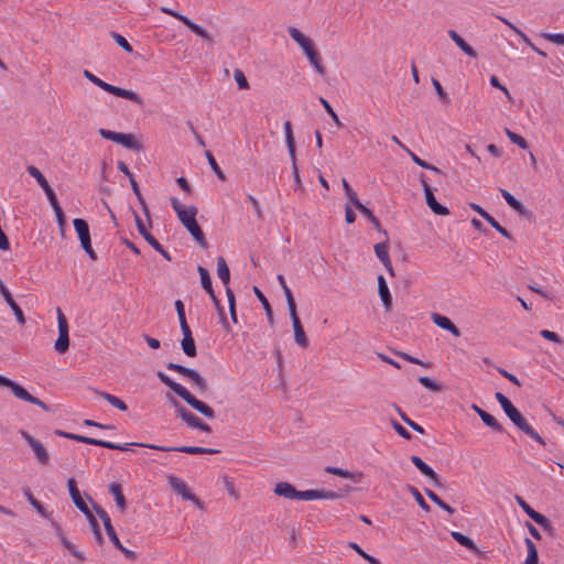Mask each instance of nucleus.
I'll use <instances>...</instances> for the list:
<instances>
[{"label":"nucleus","instance_id":"nucleus-29","mask_svg":"<svg viewBox=\"0 0 564 564\" xmlns=\"http://www.w3.org/2000/svg\"><path fill=\"white\" fill-rule=\"evenodd\" d=\"M274 494L288 499H296L297 490L293 485L281 481L275 485Z\"/></svg>","mask_w":564,"mask_h":564},{"label":"nucleus","instance_id":"nucleus-31","mask_svg":"<svg viewBox=\"0 0 564 564\" xmlns=\"http://www.w3.org/2000/svg\"><path fill=\"white\" fill-rule=\"evenodd\" d=\"M217 275L225 286L230 282V271L224 257L217 258Z\"/></svg>","mask_w":564,"mask_h":564},{"label":"nucleus","instance_id":"nucleus-41","mask_svg":"<svg viewBox=\"0 0 564 564\" xmlns=\"http://www.w3.org/2000/svg\"><path fill=\"white\" fill-rule=\"evenodd\" d=\"M525 545H527V550H528L525 564H538L539 556H538V550H536L535 544L530 539L527 538Z\"/></svg>","mask_w":564,"mask_h":564},{"label":"nucleus","instance_id":"nucleus-60","mask_svg":"<svg viewBox=\"0 0 564 564\" xmlns=\"http://www.w3.org/2000/svg\"><path fill=\"white\" fill-rule=\"evenodd\" d=\"M282 290L286 297L290 314L297 313L296 312V303H295V300H294L291 289L288 285H285V288H282Z\"/></svg>","mask_w":564,"mask_h":564},{"label":"nucleus","instance_id":"nucleus-6","mask_svg":"<svg viewBox=\"0 0 564 564\" xmlns=\"http://www.w3.org/2000/svg\"><path fill=\"white\" fill-rule=\"evenodd\" d=\"M84 76L89 82H91L93 84H95L96 86H98L99 88H101L102 90H105L111 95L128 99V100H130L134 104H138L140 106L143 105V99L133 90L124 89V88L108 84L87 69L84 70Z\"/></svg>","mask_w":564,"mask_h":564},{"label":"nucleus","instance_id":"nucleus-52","mask_svg":"<svg viewBox=\"0 0 564 564\" xmlns=\"http://www.w3.org/2000/svg\"><path fill=\"white\" fill-rule=\"evenodd\" d=\"M343 186H344L345 194H346L347 198L349 199V202L356 208H358V206H359L358 204H361V203L359 202L356 192L351 188V186L345 178L343 180Z\"/></svg>","mask_w":564,"mask_h":564},{"label":"nucleus","instance_id":"nucleus-8","mask_svg":"<svg viewBox=\"0 0 564 564\" xmlns=\"http://www.w3.org/2000/svg\"><path fill=\"white\" fill-rule=\"evenodd\" d=\"M58 338L54 348L58 354H65L69 348L68 322L61 308H57Z\"/></svg>","mask_w":564,"mask_h":564},{"label":"nucleus","instance_id":"nucleus-15","mask_svg":"<svg viewBox=\"0 0 564 564\" xmlns=\"http://www.w3.org/2000/svg\"><path fill=\"white\" fill-rule=\"evenodd\" d=\"M68 491L70 495V498L76 506V508L82 511L85 516H90V509L88 508L87 503L82 497V494L77 487V482L74 478H69L67 480Z\"/></svg>","mask_w":564,"mask_h":564},{"label":"nucleus","instance_id":"nucleus-28","mask_svg":"<svg viewBox=\"0 0 564 564\" xmlns=\"http://www.w3.org/2000/svg\"><path fill=\"white\" fill-rule=\"evenodd\" d=\"M432 321L434 324H436L438 327L443 329L449 330L453 335L458 336V327L446 316H443L438 313L432 314Z\"/></svg>","mask_w":564,"mask_h":564},{"label":"nucleus","instance_id":"nucleus-1","mask_svg":"<svg viewBox=\"0 0 564 564\" xmlns=\"http://www.w3.org/2000/svg\"><path fill=\"white\" fill-rule=\"evenodd\" d=\"M171 205L177 215V218L182 225L192 235L195 241L204 249L208 247V242L205 235L196 221V215L198 213L195 206L185 207L176 197L171 198Z\"/></svg>","mask_w":564,"mask_h":564},{"label":"nucleus","instance_id":"nucleus-63","mask_svg":"<svg viewBox=\"0 0 564 564\" xmlns=\"http://www.w3.org/2000/svg\"><path fill=\"white\" fill-rule=\"evenodd\" d=\"M541 36L549 42L555 43L557 45H564L563 33H541Z\"/></svg>","mask_w":564,"mask_h":564},{"label":"nucleus","instance_id":"nucleus-10","mask_svg":"<svg viewBox=\"0 0 564 564\" xmlns=\"http://www.w3.org/2000/svg\"><path fill=\"white\" fill-rule=\"evenodd\" d=\"M420 181H421L424 194H425L426 204L431 208V210L434 214H436V215H447V214H449L447 207L441 205L436 200V198L434 196V193H433V188L427 183V178H426L424 173H421Z\"/></svg>","mask_w":564,"mask_h":564},{"label":"nucleus","instance_id":"nucleus-40","mask_svg":"<svg viewBox=\"0 0 564 564\" xmlns=\"http://www.w3.org/2000/svg\"><path fill=\"white\" fill-rule=\"evenodd\" d=\"M373 249H375L376 256L378 257V259L381 262H389L390 256H389L388 241L376 243Z\"/></svg>","mask_w":564,"mask_h":564},{"label":"nucleus","instance_id":"nucleus-21","mask_svg":"<svg viewBox=\"0 0 564 564\" xmlns=\"http://www.w3.org/2000/svg\"><path fill=\"white\" fill-rule=\"evenodd\" d=\"M516 500L518 505L523 509V511L538 524L542 527H546L549 524V520L542 513L533 510L521 497L517 496Z\"/></svg>","mask_w":564,"mask_h":564},{"label":"nucleus","instance_id":"nucleus-30","mask_svg":"<svg viewBox=\"0 0 564 564\" xmlns=\"http://www.w3.org/2000/svg\"><path fill=\"white\" fill-rule=\"evenodd\" d=\"M100 443H101V445H99L100 447H105L108 449L122 451V452L129 451L131 446H140V447H147V448H149V446H156L155 444H147V443H124L123 445H120V444H116V443H112L109 441H102V440H100Z\"/></svg>","mask_w":564,"mask_h":564},{"label":"nucleus","instance_id":"nucleus-57","mask_svg":"<svg viewBox=\"0 0 564 564\" xmlns=\"http://www.w3.org/2000/svg\"><path fill=\"white\" fill-rule=\"evenodd\" d=\"M112 542V544L119 550L121 551L124 556L128 558V560H135L137 558V553L131 551V550H128L127 547H124L122 544H121V539H119L117 536V540H110Z\"/></svg>","mask_w":564,"mask_h":564},{"label":"nucleus","instance_id":"nucleus-51","mask_svg":"<svg viewBox=\"0 0 564 564\" xmlns=\"http://www.w3.org/2000/svg\"><path fill=\"white\" fill-rule=\"evenodd\" d=\"M197 271L200 276V283L205 291H209L213 288L212 279L208 270L202 265H198Z\"/></svg>","mask_w":564,"mask_h":564},{"label":"nucleus","instance_id":"nucleus-17","mask_svg":"<svg viewBox=\"0 0 564 564\" xmlns=\"http://www.w3.org/2000/svg\"><path fill=\"white\" fill-rule=\"evenodd\" d=\"M0 293L1 295L3 296L4 301L7 302V304L11 307V310L13 311L14 315H15V318L18 321V323L20 325H24L25 324V316H24V313L22 311V308L17 304V302L14 301L11 292L9 291V289L2 283V281L0 280Z\"/></svg>","mask_w":564,"mask_h":564},{"label":"nucleus","instance_id":"nucleus-37","mask_svg":"<svg viewBox=\"0 0 564 564\" xmlns=\"http://www.w3.org/2000/svg\"><path fill=\"white\" fill-rule=\"evenodd\" d=\"M480 419L481 421L488 426L490 427L491 430H494L495 432H498V433H502L503 432V427L502 425L496 420V417L494 415H491L490 413L488 412H481L480 413Z\"/></svg>","mask_w":564,"mask_h":564},{"label":"nucleus","instance_id":"nucleus-33","mask_svg":"<svg viewBox=\"0 0 564 564\" xmlns=\"http://www.w3.org/2000/svg\"><path fill=\"white\" fill-rule=\"evenodd\" d=\"M284 132H285V142H286V147H288L291 160H294L295 141H294V135H293V131H292V124L289 120L284 122Z\"/></svg>","mask_w":564,"mask_h":564},{"label":"nucleus","instance_id":"nucleus-34","mask_svg":"<svg viewBox=\"0 0 564 564\" xmlns=\"http://www.w3.org/2000/svg\"><path fill=\"white\" fill-rule=\"evenodd\" d=\"M117 143L123 145L127 149L135 151H139L141 148L140 144L137 142L134 135L131 133H120Z\"/></svg>","mask_w":564,"mask_h":564},{"label":"nucleus","instance_id":"nucleus-3","mask_svg":"<svg viewBox=\"0 0 564 564\" xmlns=\"http://www.w3.org/2000/svg\"><path fill=\"white\" fill-rule=\"evenodd\" d=\"M158 378L162 383L169 387L173 392H175L178 397H181L188 405H191L194 410L202 413L208 419L215 417V411L205 402L198 400L194 394H192L184 386L175 382L169 376H166L163 371H158Z\"/></svg>","mask_w":564,"mask_h":564},{"label":"nucleus","instance_id":"nucleus-26","mask_svg":"<svg viewBox=\"0 0 564 564\" xmlns=\"http://www.w3.org/2000/svg\"><path fill=\"white\" fill-rule=\"evenodd\" d=\"M460 546L466 547L477 560L488 558L487 552L480 550L470 538L464 534H460Z\"/></svg>","mask_w":564,"mask_h":564},{"label":"nucleus","instance_id":"nucleus-62","mask_svg":"<svg viewBox=\"0 0 564 564\" xmlns=\"http://www.w3.org/2000/svg\"><path fill=\"white\" fill-rule=\"evenodd\" d=\"M234 77H235V80H236L239 89H248L249 88V83H248L242 70L235 69Z\"/></svg>","mask_w":564,"mask_h":564},{"label":"nucleus","instance_id":"nucleus-4","mask_svg":"<svg viewBox=\"0 0 564 564\" xmlns=\"http://www.w3.org/2000/svg\"><path fill=\"white\" fill-rule=\"evenodd\" d=\"M158 378L162 383L169 387L173 392H175L178 397H181L188 405H191L194 410L202 413L208 419L215 417V411L205 402L198 400L194 394H192L184 386L175 382L169 376H166L163 371H158Z\"/></svg>","mask_w":564,"mask_h":564},{"label":"nucleus","instance_id":"nucleus-38","mask_svg":"<svg viewBox=\"0 0 564 564\" xmlns=\"http://www.w3.org/2000/svg\"><path fill=\"white\" fill-rule=\"evenodd\" d=\"M26 172L36 180L37 184L42 187V189L47 188L51 186L45 178V176L42 174V172L34 165L26 166Z\"/></svg>","mask_w":564,"mask_h":564},{"label":"nucleus","instance_id":"nucleus-45","mask_svg":"<svg viewBox=\"0 0 564 564\" xmlns=\"http://www.w3.org/2000/svg\"><path fill=\"white\" fill-rule=\"evenodd\" d=\"M129 180H130V183H131V187H132L134 194L137 195L141 206H142L143 213L145 214V216L148 218H150L149 207H148V205H147V203H145V200H144L141 192H140V188H139V185H138L137 181L134 180L133 175H130Z\"/></svg>","mask_w":564,"mask_h":564},{"label":"nucleus","instance_id":"nucleus-35","mask_svg":"<svg viewBox=\"0 0 564 564\" xmlns=\"http://www.w3.org/2000/svg\"><path fill=\"white\" fill-rule=\"evenodd\" d=\"M253 291H254V294L258 297V300L261 302L262 307L265 311L269 323L272 325L274 323L273 312H272V307H271L268 299L257 286L253 288Z\"/></svg>","mask_w":564,"mask_h":564},{"label":"nucleus","instance_id":"nucleus-9","mask_svg":"<svg viewBox=\"0 0 564 564\" xmlns=\"http://www.w3.org/2000/svg\"><path fill=\"white\" fill-rule=\"evenodd\" d=\"M173 402L176 408V415L181 417L189 427L197 429L207 433L212 432V429L207 423L203 422L198 416H196L183 405H180L177 401L173 400Z\"/></svg>","mask_w":564,"mask_h":564},{"label":"nucleus","instance_id":"nucleus-55","mask_svg":"<svg viewBox=\"0 0 564 564\" xmlns=\"http://www.w3.org/2000/svg\"><path fill=\"white\" fill-rule=\"evenodd\" d=\"M326 473L339 476L341 478L356 480L355 475L351 471H349L347 469L339 468V467L328 466V467H326Z\"/></svg>","mask_w":564,"mask_h":564},{"label":"nucleus","instance_id":"nucleus-44","mask_svg":"<svg viewBox=\"0 0 564 564\" xmlns=\"http://www.w3.org/2000/svg\"><path fill=\"white\" fill-rule=\"evenodd\" d=\"M481 217H484L499 234L503 237L510 239L511 236L509 231L503 228L492 216H490L487 212H481Z\"/></svg>","mask_w":564,"mask_h":564},{"label":"nucleus","instance_id":"nucleus-25","mask_svg":"<svg viewBox=\"0 0 564 564\" xmlns=\"http://www.w3.org/2000/svg\"><path fill=\"white\" fill-rule=\"evenodd\" d=\"M134 214V220H135V225H137V229L139 231V234L144 238V240L152 247V248H158L160 247V242L158 241V239L147 229L143 220L141 219V217L139 216V214H137L135 212L133 213Z\"/></svg>","mask_w":564,"mask_h":564},{"label":"nucleus","instance_id":"nucleus-58","mask_svg":"<svg viewBox=\"0 0 564 564\" xmlns=\"http://www.w3.org/2000/svg\"><path fill=\"white\" fill-rule=\"evenodd\" d=\"M111 35H112L113 40L116 41V43L120 47H122L127 53H131L133 51L131 44L127 41V39L124 36H122L119 33H116V32H112Z\"/></svg>","mask_w":564,"mask_h":564},{"label":"nucleus","instance_id":"nucleus-27","mask_svg":"<svg viewBox=\"0 0 564 564\" xmlns=\"http://www.w3.org/2000/svg\"><path fill=\"white\" fill-rule=\"evenodd\" d=\"M55 434L61 437H65V438L73 440V441L88 444V445H94V446L101 445L100 440H98V438L83 436L79 434H74V433L62 431V430H56Z\"/></svg>","mask_w":564,"mask_h":564},{"label":"nucleus","instance_id":"nucleus-16","mask_svg":"<svg viewBox=\"0 0 564 564\" xmlns=\"http://www.w3.org/2000/svg\"><path fill=\"white\" fill-rule=\"evenodd\" d=\"M181 330L183 334V339L181 340V348L183 352L191 358L196 357L197 349L195 345V340L189 328V325L181 326Z\"/></svg>","mask_w":564,"mask_h":564},{"label":"nucleus","instance_id":"nucleus-48","mask_svg":"<svg viewBox=\"0 0 564 564\" xmlns=\"http://www.w3.org/2000/svg\"><path fill=\"white\" fill-rule=\"evenodd\" d=\"M349 547L352 549L357 554L365 558L369 564H381V562L375 556L366 553L357 543L350 542Z\"/></svg>","mask_w":564,"mask_h":564},{"label":"nucleus","instance_id":"nucleus-22","mask_svg":"<svg viewBox=\"0 0 564 564\" xmlns=\"http://www.w3.org/2000/svg\"><path fill=\"white\" fill-rule=\"evenodd\" d=\"M75 231L80 240V246L91 242L89 226L85 219L75 218L73 220Z\"/></svg>","mask_w":564,"mask_h":564},{"label":"nucleus","instance_id":"nucleus-23","mask_svg":"<svg viewBox=\"0 0 564 564\" xmlns=\"http://www.w3.org/2000/svg\"><path fill=\"white\" fill-rule=\"evenodd\" d=\"M378 293L387 312L392 308V296L383 275L378 276Z\"/></svg>","mask_w":564,"mask_h":564},{"label":"nucleus","instance_id":"nucleus-43","mask_svg":"<svg viewBox=\"0 0 564 564\" xmlns=\"http://www.w3.org/2000/svg\"><path fill=\"white\" fill-rule=\"evenodd\" d=\"M358 210L365 216L368 218V220L373 225V227L378 230V231H381V224L379 221V219L377 218V216H375V214L368 208L366 207L364 204H358Z\"/></svg>","mask_w":564,"mask_h":564},{"label":"nucleus","instance_id":"nucleus-53","mask_svg":"<svg viewBox=\"0 0 564 564\" xmlns=\"http://www.w3.org/2000/svg\"><path fill=\"white\" fill-rule=\"evenodd\" d=\"M408 489L409 491L412 494V496L414 497V499L416 500L417 505L425 511H429L430 510V506L427 505V502L425 501V499L423 498V496L421 495V492L419 491V489L414 486H411L409 485L408 486Z\"/></svg>","mask_w":564,"mask_h":564},{"label":"nucleus","instance_id":"nucleus-14","mask_svg":"<svg viewBox=\"0 0 564 564\" xmlns=\"http://www.w3.org/2000/svg\"><path fill=\"white\" fill-rule=\"evenodd\" d=\"M11 389L12 393L15 398L23 400L25 402H29L31 404H35L40 408H42L44 411H50V408L46 403L41 401L39 398L33 397L31 393H29L21 384H19L15 381H12L11 386L9 387Z\"/></svg>","mask_w":564,"mask_h":564},{"label":"nucleus","instance_id":"nucleus-59","mask_svg":"<svg viewBox=\"0 0 564 564\" xmlns=\"http://www.w3.org/2000/svg\"><path fill=\"white\" fill-rule=\"evenodd\" d=\"M174 305H175V310H176L177 317L180 321V326L188 325V323L186 321L185 307H184L183 302L181 300H176Z\"/></svg>","mask_w":564,"mask_h":564},{"label":"nucleus","instance_id":"nucleus-54","mask_svg":"<svg viewBox=\"0 0 564 564\" xmlns=\"http://www.w3.org/2000/svg\"><path fill=\"white\" fill-rule=\"evenodd\" d=\"M498 19L508 25L516 34H518L528 46H532V41L519 28L502 17H498Z\"/></svg>","mask_w":564,"mask_h":564},{"label":"nucleus","instance_id":"nucleus-39","mask_svg":"<svg viewBox=\"0 0 564 564\" xmlns=\"http://www.w3.org/2000/svg\"><path fill=\"white\" fill-rule=\"evenodd\" d=\"M425 494L435 505H437L443 510L447 511L451 514L455 512V509L452 508L445 501H443L433 490L425 488Z\"/></svg>","mask_w":564,"mask_h":564},{"label":"nucleus","instance_id":"nucleus-36","mask_svg":"<svg viewBox=\"0 0 564 564\" xmlns=\"http://www.w3.org/2000/svg\"><path fill=\"white\" fill-rule=\"evenodd\" d=\"M501 196L505 198L507 204L519 214H524L525 208L518 199H516L507 189H500Z\"/></svg>","mask_w":564,"mask_h":564},{"label":"nucleus","instance_id":"nucleus-2","mask_svg":"<svg viewBox=\"0 0 564 564\" xmlns=\"http://www.w3.org/2000/svg\"><path fill=\"white\" fill-rule=\"evenodd\" d=\"M495 398L501 405L506 415L520 431L529 435L539 444L543 446L545 445V441L541 437V435L528 423V421L521 414V412L512 404V402L505 394H502L501 392H497L495 394Z\"/></svg>","mask_w":564,"mask_h":564},{"label":"nucleus","instance_id":"nucleus-61","mask_svg":"<svg viewBox=\"0 0 564 564\" xmlns=\"http://www.w3.org/2000/svg\"><path fill=\"white\" fill-rule=\"evenodd\" d=\"M282 290L286 297L290 314L297 313L296 312V303H295V300H294L291 289L288 285H285V288H282Z\"/></svg>","mask_w":564,"mask_h":564},{"label":"nucleus","instance_id":"nucleus-5","mask_svg":"<svg viewBox=\"0 0 564 564\" xmlns=\"http://www.w3.org/2000/svg\"><path fill=\"white\" fill-rule=\"evenodd\" d=\"M288 32L291 39L294 40L302 47L315 70L321 76H324L326 74V68L322 64L321 56L317 50L315 48L313 41L305 36L300 30H297L294 26L289 28Z\"/></svg>","mask_w":564,"mask_h":564},{"label":"nucleus","instance_id":"nucleus-49","mask_svg":"<svg viewBox=\"0 0 564 564\" xmlns=\"http://www.w3.org/2000/svg\"><path fill=\"white\" fill-rule=\"evenodd\" d=\"M505 132L512 143L517 144L518 147H520L523 150H527L529 148L528 141L520 134L512 132L508 128L505 129Z\"/></svg>","mask_w":564,"mask_h":564},{"label":"nucleus","instance_id":"nucleus-19","mask_svg":"<svg viewBox=\"0 0 564 564\" xmlns=\"http://www.w3.org/2000/svg\"><path fill=\"white\" fill-rule=\"evenodd\" d=\"M52 525L54 527L55 529V532H56V535L59 538L62 544L64 545V547L73 555L75 556L78 561L83 562L85 561V556L82 552H79L76 546L66 539V536L64 535L63 533V530L62 528L59 527V524L55 521H52Z\"/></svg>","mask_w":564,"mask_h":564},{"label":"nucleus","instance_id":"nucleus-50","mask_svg":"<svg viewBox=\"0 0 564 564\" xmlns=\"http://www.w3.org/2000/svg\"><path fill=\"white\" fill-rule=\"evenodd\" d=\"M409 154L412 159V161L417 164L419 166L423 167V169H426V170H431L433 171L435 174L437 175H441L442 174V171L440 169H437L436 166L430 164L429 162L422 160L421 158H419L415 153L409 151Z\"/></svg>","mask_w":564,"mask_h":564},{"label":"nucleus","instance_id":"nucleus-12","mask_svg":"<svg viewBox=\"0 0 564 564\" xmlns=\"http://www.w3.org/2000/svg\"><path fill=\"white\" fill-rule=\"evenodd\" d=\"M21 436L25 440V442L30 445V447L33 449L39 463L42 465H47L50 463V455L43 444L34 438L31 434H29L26 431H21Z\"/></svg>","mask_w":564,"mask_h":564},{"label":"nucleus","instance_id":"nucleus-11","mask_svg":"<svg viewBox=\"0 0 564 564\" xmlns=\"http://www.w3.org/2000/svg\"><path fill=\"white\" fill-rule=\"evenodd\" d=\"M161 11L167 15H171L178 21H181L184 25H186L192 32H194L196 35L200 36L202 39L206 41H212L210 35L198 24L194 23L192 20H189L187 17L178 13L177 11L170 9L167 7H161Z\"/></svg>","mask_w":564,"mask_h":564},{"label":"nucleus","instance_id":"nucleus-24","mask_svg":"<svg viewBox=\"0 0 564 564\" xmlns=\"http://www.w3.org/2000/svg\"><path fill=\"white\" fill-rule=\"evenodd\" d=\"M169 484L174 491L180 494L185 500H195L196 497L189 491L187 485L175 476L169 477Z\"/></svg>","mask_w":564,"mask_h":564},{"label":"nucleus","instance_id":"nucleus-13","mask_svg":"<svg viewBox=\"0 0 564 564\" xmlns=\"http://www.w3.org/2000/svg\"><path fill=\"white\" fill-rule=\"evenodd\" d=\"M150 449L161 451V452H180L191 455L198 454H218L219 449L206 448L200 446H177V447H169V446H149Z\"/></svg>","mask_w":564,"mask_h":564},{"label":"nucleus","instance_id":"nucleus-64","mask_svg":"<svg viewBox=\"0 0 564 564\" xmlns=\"http://www.w3.org/2000/svg\"><path fill=\"white\" fill-rule=\"evenodd\" d=\"M317 489H310L303 491L297 490L296 499L308 501L317 499Z\"/></svg>","mask_w":564,"mask_h":564},{"label":"nucleus","instance_id":"nucleus-20","mask_svg":"<svg viewBox=\"0 0 564 564\" xmlns=\"http://www.w3.org/2000/svg\"><path fill=\"white\" fill-rule=\"evenodd\" d=\"M412 464L427 478H430L435 485L440 484L438 475L419 456H411Z\"/></svg>","mask_w":564,"mask_h":564},{"label":"nucleus","instance_id":"nucleus-56","mask_svg":"<svg viewBox=\"0 0 564 564\" xmlns=\"http://www.w3.org/2000/svg\"><path fill=\"white\" fill-rule=\"evenodd\" d=\"M319 102L322 104V106L324 107L326 112L330 116V118L336 123V126L337 127H343L341 121L339 120L337 113L334 111V109L330 106V104L325 98H323V97H319Z\"/></svg>","mask_w":564,"mask_h":564},{"label":"nucleus","instance_id":"nucleus-7","mask_svg":"<svg viewBox=\"0 0 564 564\" xmlns=\"http://www.w3.org/2000/svg\"><path fill=\"white\" fill-rule=\"evenodd\" d=\"M166 368L191 379L195 384L198 393L204 394L208 390L207 381L199 375L198 371L175 362H169Z\"/></svg>","mask_w":564,"mask_h":564},{"label":"nucleus","instance_id":"nucleus-18","mask_svg":"<svg viewBox=\"0 0 564 564\" xmlns=\"http://www.w3.org/2000/svg\"><path fill=\"white\" fill-rule=\"evenodd\" d=\"M292 319V325L294 329V339L299 346L302 348H306L308 346V339L305 335L304 328L300 321L297 313L290 314Z\"/></svg>","mask_w":564,"mask_h":564},{"label":"nucleus","instance_id":"nucleus-32","mask_svg":"<svg viewBox=\"0 0 564 564\" xmlns=\"http://www.w3.org/2000/svg\"><path fill=\"white\" fill-rule=\"evenodd\" d=\"M109 492L113 496L117 506L123 511L127 508V501L122 494L120 484L112 482L109 486Z\"/></svg>","mask_w":564,"mask_h":564},{"label":"nucleus","instance_id":"nucleus-42","mask_svg":"<svg viewBox=\"0 0 564 564\" xmlns=\"http://www.w3.org/2000/svg\"><path fill=\"white\" fill-rule=\"evenodd\" d=\"M99 395L102 397L106 401H108L112 406L126 411L128 405L118 397L110 394L108 392H99Z\"/></svg>","mask_w":564,"mask_h":564},{"label":"nucleus","instance_id":"nucleus-47","mask_svg":"<svg viewBox=\"0 0 564 564\" xmlns=\"http://www.w3.org/2000/svg\"><path fill=\"white\" fill-rule=\"evenodd\" d=\"M205 155H206V159H207V161H208V163L210 165V169L215 172L217 177L220 181H225L226 176H225L223 170L219 167V165H218L216 159L214 158L213 153L210 151H206Z\"/></svg>","mask_w":564,"mask_h":564},{"label":"nucleus","instance_id":"nucleus-46","mask_svg":"<svg viewBox=\"0 0 564 564\" xmlns=\"http://www.w3.org/2000/svg\"><path fill=\"white\" fill-rule=\"evenodd\" d=\"M24 496L26 497L29 503L34 509H36V511L41 516L46 517V512H45V509H44L43 505L33 496L32 491L29 488L24 489Z\"/></svg>","mask_w":564,"mask_h":564}]
</instances>
